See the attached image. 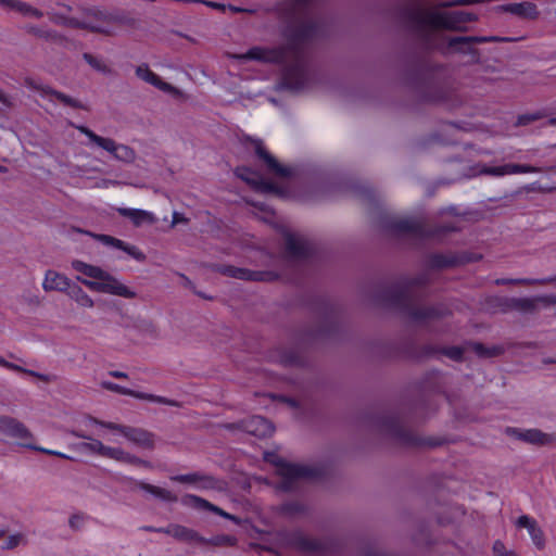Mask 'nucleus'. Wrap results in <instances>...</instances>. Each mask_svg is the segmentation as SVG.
Segmentation results:
<instances>
[{"label":"nucleus","instance_id":"nucleus-12","mask_svg":"<svg viewBox=\"0 0 556 556\" xmlns=\"http://www.w3.org/2000/svg\"><path fill=\"white\" fill-rule=\"evenodd\" d=\"M170 480L179 483H191L200 490H215L220 489L222 483L219 480L211 475L202 472H191L187 475H177L170 477Z\"/></svg>","mask_w":556,"mask_h":556},{"label":"nucleus","instance_id":"nucleus-48","mask_svg":"<svg viewBox=\"0 0 556 556\" xmlns=\"http://www.w3.org/2000/svg\"><path fill=\"white\" fill-rule=\"evenodd\" d=\"M20 445L24 446V447H27V448H30V450H34V451H38V452L48 454V455H53L54 456L56 454V451L48 450V448H45V447H41V446L34 445V444H31V442H21Z\"/></svg>","mask_w":556,"mask_h":556},{"label":"nucleus","instance_id":"nucleus-7","mask_svg":"<svg viewBox=\"0 0 556 556\" xmlns=\"http://www.w3.org/2000/svg\"><path fill=\"white\" fill-rule=\"evenodd\" d=\"M90 421L109 430L119 432L129 442L137 446L147 450H152L154 447L155 435L143 428L124 426L115 422L99 420L97 418H91Z\"/></svg>","mask_w":556,"mask_h":556},{"label":"nucleus","instance_id":"nucleus-6","mask_svg":"<svg viewBox=\"0 0 556 556\" xmlns=\"http://www.w3.org/2000/svg\"><path fill=\"white\" fill-rule=\"evenodd\" d=\"M75 128L89 139L88 146H96L110 153L116 161L131 164L135 162L136 151L127 144L118 143L109 137H101L84 125H77Z\"/></svg>","mask_w":556,"mask_h":556},{"label":"nucleus","instance_id":"nucleus-23","mask_svg":"<svg viewBox=\"0 0 556 556\" xmlns=\"http://www.w3.org/2000/svg\"><path fill=\"white\" fill-rule=\"evenodd\" d=\"M0 5L8 11L17 12L23 16L39 18L42 15L38 9L20 0H0Z\"/></svg>","mask_w":556,"mask_h":556},{"label":"nucleus","instance_id":"nucleus-63","mask_svg":"<svg viewBox=\"0 0 556 556\" xmlns=\"http://www.w3.org/2000/svg\"><path fill=\"white\" fill-rule=\"evenodd\" d=\"M367 556H384V555H380V554H377V553H369Z\"/></svg>","mask_w":556,"mask_h":556},{"label":"nucleus","instance_id":"nucleus-19","mask_svg":"<svg viewBox=\"0 0 556 556\" xmlns=\"http://www.w3.org/2000/svg\"><path fill=\"white\" fill-rule=\"evenodd\" d=\"M72 281L65 275L52 269H48L42 281V289L47 292H65L70 289Z\"/></svg>","mask_w":556,"mask_h":556},{"label":"nucleus","instance_id":"nucleus-54","mask_svg":"<svg viewBox=\"0 0 556 556\" xmlns=\"http://www.w3.org/2000/svg\"><path fill=\"white\" fill-rule=\"evenodd\" d=\"M540 118V115L539 114H534V115H530V114H523V117H522V121H523V125L532 122V121H535Z\"/></svg>","mask_w":556,"mask_h":556},{"label":"nucleus","instance_id":"nucleus-21","mask_svg":"<svg viewBox=\"0 0 556 556\" xmlns=\"http://www.w3.org/2000/svg\"><path fill=\"white\" fill-rule=\"evenodd\" d=\"M116 211L121 216L128 218L136 227L143 224H153L156 220L151 212L140 208L118 207Z\"/></svg>","mask_w":556,"mask_h":556},{"label":"nucleus","instance_id":"nucleus-11","mask_svg":"<svg viewBox=\"0 0 556 556\" xmlns=\"http://www.w3.org/2000/svg\"><path fill=\"white\" fill-rule=\"evenodd\" d=\"M24 85L31 90L38 91L41 97L54 98V99L59 100L60 102H62L64 105H67V106L74 108V109H83V110L85 109L84 104L80 101H78L63 92H60L55 89H52L51 87H49L47 85H42L33 78H29V77L25 78Z\"/></svg>","mask_w":556,"mask_h":556},{"label":"nucleus","instance_id":"nucleus-13","mask_svg":"<svg viewBox=\"0 0 556 556\" xmlns=\"http://www.w3.org/2000/svg\"><path fill=\"white\" fill-rule=\"evenodd\" d=\"M256 155L265 163L268 172L279 177H289L291 169L281 165L263 146V142L258 139L251 140Z\"/></svg>","mask_w":556,"mask_h":556},{"label":"nucleus","instance_id":"nucleus-52","mask_svg":"<svg viewBox=\"0 0 556 556\" xmlns=\"http://www.w3.org/2000/svg\"><path fill=\"white\" fill-rule=\"evenodd\" d=\"M109 375L113 378H117V379H126L128 378L127 374L124 372V371H119V370H111L109 372Z\"/></svg>","mask_w":556,"mask_h":556},{"label":"nucleus","instance_id":"nucleus-22","mask_svg":"<svg viewBox=\"0 0 556 556\" xmlns=\"http://www.w3.org/2000/svg\"><path fill=\"white\" fill-rule=\"evenodd\" d=\"M545 308H552L556 312V295L523 298V314Z\"/></svg>","mask_w":556,"mask_h":556},{"label":"nucleus","instance_id":"nucleus-3","mask_svg":"<svg viewBox=\"0 0 556 556\" xmlns=\"http://www.w3.org/2000/svg\"><path fill=\"white\" fill-rule=\"evenodd\" d=\"M72 267L76 271L92 279L89 280L77 277V280L91 291L111 294L127 300L136 299L138 295L131 287L125 285L119 278L99 266L87 264L80 260H74L72 262Z\"/></svg>","mask_w":556,"mask_h":556},{"label":"nucleus","instance_id":"nucleus-60","mask_svg":"<svg viewBox=\"0 0 556 556\" xmlns=\"http://www.w3.org/2000/svg\"><path fill=\"white\" fill-rule=\"evenodd\" d=\"M207 5L212 7V8H220L219 4L215 3V2H205Z\"/></svg>","mask_w":556,"mask_h":556},{"label":"nucleus","instance_id":"nucleus-50","mask_svg":"<svg viewBox=\"0 0 556 556\" xmlns=\"http://www.w3.org/2000/svg\"><path fill=\"white\" fill-rule=\"evenodd\" d=\"M188 219L180 213L174 212L173 214V225H177L180 223H187Z\"/></svg>","mask_w":556,"mask_h":556},{"label":"nucleus","instance_id":"nucleus-37","mask_svg":"<svg viewBox=\"0 0 556 556\" xmlns=\"http://www.w3.org/2000/svg\"><path fill=\"white\" fill-rule=\"evenodd\" d=\"M202 545H212V546H233L237 544V539L231 535H215L211 539H206L204 542H200Z\"/></svg>","mask_w":556,"mask_h":556},{"label":"nucleus","instance_id":"nucleus-61","mask_svg":"<svg viewBox=\"0 0 556 556\" xmlns=\"http://www.w3.org/2000/svg\"><path fill=\"white\" fill-rule=\"evenodd\" d=\"M549 125H556V117H553L548 121Z\"/></svg>","mask_w":556,"mask_h":556},{"label":"nucleus","instance_id":"nucleus-59","mask_svg":"<svg viewBox=\"0 0 556 556\" xmlns=\"http://www.w3.org/2000/svg\"><path fill=\"white\" fill-rule=\"evenodd\" d=\"M522 170H523V174H525V173H528V172H533L534 169L523 165Z\"/></svg>","mask_w":556,"mask_h":556},{"label":"nucleus","instance_id":"nucleus-20","mask_svg":"<svg viewBox=\"0 0 556 556\" xmlns=\"http://www.w3.org/2000/svg\"><path fill=\"white\" fill-rule=\"evenodd\" d=\"M182 503L187 504V505H192V506L198 507V508L207 509V510L213 511V513H215V514H217V515H219V516H222V517H224L226 519H229V520L233 521L237 525L240 523V519L237 516L230 515V514L226 513L222 508L213 505L212 503H210L206 500H204L202 497H199L197 495H191V494L186 495L182 498Z\"/></svg>","mask_w":556,"mask_h":556},{"label":"nucleus","instance_id":"nucleus-18","mask_svg":"<svg viewBox=\"0 0 556 556\" xmlns=\"http://www.w3.org/2000/svg\"><path fill=\"white\" fill-rule=\"evenodd\" d=\"M136 75L147 81L148 84L156 87L157 89L170 93L172 96L178 98L181 96V91L176 87L172 86L168 83H165L157 76L154 72H152L147 65H140L136 68Z\"/></svg>","mask_w":556,"mask_h":556},{"label":"nucleus","instance_id":"nucleus-16","mask_svg":"<svg viewBox=\"0 0 556 556\" xmlns=\"http://www.w3.org/2000/svg\"><path fill=\"white\" fill-rule=\"evenodd\" d=\"M386 431L405 445H419L420 439L410 430L406 429L399 419L390 418L386 425Z\"/></svg>","mask_w":556,"mask_h":556},{"label":"nucleus","instance_id":"nucleus-15","mask_svg":"<svg viewBox=\"0 0 556 556\" xmlns=\"http://www.w3.org/2000/svg\"><path fill=\"white\" fill-rule=\"evenodd\" d=\"M218 271L228 277L251 281H265L270 280L273 277L271 273L254 271L247 268L235 267L231 265H223L218 268Z\"/></svg>","mask_w":556,"mask_h":556},{"label":"nucleus","instance_id":"nucleus-10","mask_svg":"<svg viewBox=\"0 0 556 556\" xmlns=\"http://www.w3.org/2000/svg\"><path fill=\"white\" fill-rule=\"evenodd\" d=\"M0 434L21 442H31L34 437L27 427L20 420L0 415Z\"/></svg>","mask_w":556,"mask_h":556},{"label":"nucleus","instance_id":"nucleus-56","mask_svg":"<svg viewBox=\"0 0 556 556\" xmlns=\"http://www.w3.org/2000/svg\"><path fill=\"white\" fill-rule=\"evenodd\" d=\"M157 529L156 527H153V526H142L140 528V530H143V531H147V532H155L157 533Z\"/></svg>","mask_w":556,"mask_h":556},{"label":"nucleus","instance_id":"nucleus-32","mask_svg":"<svg viewBox=\"0 0 556 556\" xmlns=\"http://www.w3.org/2000/svg\"><path fill=\"white\" fill-rule=\"evenodd\" d=\"M174 538L178 541L188 543L194 542L198 544L205 541V538L201 536L197 531L190 528L180 525H174Z\"/></svg>","mask_w":556,"mask_h":556},{"label":"nucleus","instance_id":"nucleus-57","mask_svg":"<svg viewBox=\"0 0 556 556\" xmlns=\"http://www.w3.org/2000/svg\"><path fill=\"white\" fill-rule=\"evenodd\" d=\"M54 456H58V457H61V458L70 459V456H67V455H66V454H64V453L58 452V451H56V454H55Z\"/></svg>","mask_w":556,"mask_h":556},{"label":"nucleus","instance_id":"nucleus-64","mask_svg":"<svg viewBox=\"0 0 556 556\" xmlns=\"http://www.w3.org/2000/svg\"><path fill=\"white\" fill-rule=\"evenodd\" d=\"M5 170H7V168L0 165V172L4 173Z\"/></svg>","mask_w":556,"mask_h":556},{"label":"nucleus","instance_id":"nucleus-31","mask_svg":"<svg viewBox=\"0 0 556 556\" xmlns=\"http://www.w3.org/2000/svg\"><path fill=\"white\" fill-rule=\"evenodd\" d=\"M556 438L553 434L544 433L538 429H528L523 431V442L535 445H547L553 443Z\"/></svg>","mask_w":556,"mask_h":556},{"label":"nucleus","instance_id":"nucleus-43","mask_svg":"<svg viewBox=\"0 0 556 556\" xmlns=\"http://www.w3.org/2000/svg\"><path fill=\"white\" fill-rule=\"evenodd\" d=\"M23 541V535L21 533L12 534L10 535L4 545L2 546L3 549H13L15 548L21 542Z\"/></svg>","mask_w":556,"mask_h":556},{"label":"nucleus","instance_id":"nucleus-28","mask_svg":"<svg viewBox=\"0 0 556 556\" xmlns=\"http://www.w3.org/2000/svg\"><path fill=\"white\" fill-rule=\"evenodd\" d=\"M459 260L454 254H431L427 258V266L433 269L453 267L458 264Z\"/></svg>","mask_w":556,"mask_h":556},{"label":"nucleus","instance_id":"nucleus-24","mask_svg":"<svg viewBox=\"0 0 556 556\" xmlns=\"http://www.w3.org/2000/svg\"><path fill=\"white\" fill-rule=\"evenodd\" d=\"M450 49H457L458 47L469 46L470 43H481L486 41H514L520 37H450Z\"/></svg>","mask_w":556,"mask_h":556},{"label":"nucleus","instance_id":"nucleus-46","mask_svg":"<svg viewBox=\"0 0 556 556\" xmlns=\"http://www.w3.org/2000/svg\"><path fill=\"white\" fill-rule=\"evenodd\" d=\"M538 15V10L535 4L530 2H523V18L530 17L533 18Z\"/></svg>","mask_w":556,"mask_h":556},{"label":"nucleus","instance_id":"nucleus-47","mask_svg":"<svg viewBox=\"0 0 556 556\" xmlns=\"http://www.w3.org/2000/svg\"><path fill=\"white\" fill-rule=\"evenodd\" d=\"M498 9H501L504 12H509L511 14H515L517 16L521 15V3H510V4L502 5Z\"/></svg>","mask_w":556,"mask_h":556},{"label":"nucleus","instance_id":"nucleus-1","mask_svg":"<svg viewBox=\"0 0 556 556\" xmlns=\"http://www.w3.org/2000/svg\"><path fill=\"white\" fill-rule=\"evenodd\" d=\"M307 38L288 37V40L281 46L253 47L237 58L280 64L281 86L299 91L307 87L311 80L312 47Z\"/></svg>","mask_w":556,"mask_h":556},{"label":"nucleus","instance_id":"nucleus-8","mask_svg":"<svg viewBox=\"0 0 556 556\" xmlns=\"http://www.w3.org/2000/svg\"><path fill=\"white\" fill-rule=\"evenodd\" d=\"M283 238L286 252L290 258L301 261L312 254L313 244L304 236L286 230Z\"/></svg>","mask_w":556,"mask_h":556},{"label":"nucleus","instance_id":"nucleus-2","mask_svg":"<svg viewBox=\"0 0 556 556\" xmlns=\"http://www.w3.org/2000/svg\"><path fill=\"white\" fill-rule=\"evenodd\" d=\"M429 282L427 273L403 282L386 288L381 293V302L389 307L404 313L410 320L418 324H427L440 319L450 313L443 304L421 305L418 287Z\"/></svg>","mask_w":556,"mask_h":556},{"label":"nucleus","instance_id":"nucleus-26","mask_svg":"<svg viewBox=\"0 0 556 556\" xmlns=\"http://www.w3.org/2000/svg\"><path fill=\"white\" fill-rule=\"evenodd\" d=\"M104 457L114 459L117 462L126 463V464H131V465H142L146 467L150 466V464L148 462H146V460L124 451L123 448H119V447L109 446Z\"/></svg>","mask_w":556,"mask_h":556},{"label":"nucleus","instance_id":"nucleus-49","mask_svg":"<svg viewBox=\"0 0 556 556\" xmlns=\"http://www.w3.org/2000/svg\"><path fill=\"white\" fill-rule=\"evenodd\" d=\"M281 362L286 365H296L299 363V357L295 354H291L283 356Z\"/></svg>","mask_w":556,"mask_h":556},{"label":"nucleus","instance_id":"nucleus-38","mask_svg":"<svg viewBox=\"0 0 556 556\" xmlns=\"http://www.w3.org/2000/svg\"><path fill=\"white\" fill-rule=\"evenodd\" d=\"M136 399L144 400V401H149V402H155V403L168 405V406H175V407L179 406V403L175 400H170V399L160 396V395L143 393V392H138L136 394Z\"/></svg>","mask_w":556,"mask_h":556},{"label":"nucleus","instance_id":"nucleus-30","mask_svg":"<svg viewBox=\"0 0 556 556\" xmlns=\"http://www.w3.org/2000/svg\"><path fill=\"white\" fill-rule=\"evenodd\" d=\"M523 529H527L533 544L536 548L542 549L545 546V538L543 531L538 527L536 521L523 516Z\"/></svg>","mask_w":556,"mask_h":556},{"label":"nucleus","instance_id":"nucleus-17","mask_svg":"<svg viewBox=\"0 0 556 556\" xmlns=\"http://www.w3.org/2000/svg\"><path fill=\"white\" fill-rule=\"evenodd\" d=\"M288 543L298 551L305 553H323L326 551L324 542L308 538L299 531L289 535Z\"/></svg>","mask_w":556,"mask_h":556},{"label":"nucleus","instance_id":"nucleus-53","mask_svg":"<svg viewBox=\"0 0 556 556\" xmlns=\"http://www.w3.org/2000/svg\"><path fill=\"white\" fill-rule=\"evenodd\" d=\"M0 102L4 104L5 106H11L12 102L9 96H7L4 92L0 90Z\"/></svg>","mask_w":556,"mask_h":556},{"label":"nucleus","instance_id":"nucleus-45","mask_svg":"<svg viewBox=\"0 0 556 556\" xmlns=\"http://www.w3.org/2000/svg\"><path fill=\"white\" fill-rule=\"evenodd\" d=\"M444 354L454 361H459V359H462V356H463V349H460L458 346H452V348L446 349L444 351Z\"/></svg>","mask_w":556,"mask_h":556},{"label":"nucleus","instance_id":"nucleus-55","mask_svg":"<svg viewBox=\"0 0 556 556\" xmlns=\"http://www.w3.org/2000/svg\"><path fill=\"white\" fill-rule=\"evenodd\" d=\"M539 282H541V283H551L554 287H556V275L543 278V279L539 280Z\"/></svg>","mask_w":556,"mask_h":556},{"label":"nucleus","instance_id":"nucleus-62","mask_svg":"<svg viewBox=\"0 0 556 556\" xmlns=\"http://www.w3.org/2000/svg\"><path fill=\"white\" fill-rule=\"evenodd\" d=\"M535 281L534 280H528V279H523L522 280V283L526 285V283H534Z\"/></svg>","mask_w":556,"mask_h":556},{"label":"nucleus","instance_id":"nucleus-42","mask_svg":"<svg viewBox=\"0 0 556 556\" xmlns=\"http://www.w3.org/2000/svg\"><path fill=\"white\" fill-rule=\"evenodd\" d=\"M281 511L294 516L304 511V505L299 502H289L282 505Z\"/></svg>","mask_w":556,"mask_h":556},{"label":"nucleus","instance_id":"nucleus-58","mask_svg":"<svg viewBox=\"0 0 556 556\" xmlns=\"http://www.w3.org/2000/svg\"><path fill=\"white\" fill-rule=\"evenodd\" d=\"M515 525L517 528H521V516L515 519Z\"/></svg>","mask_w":556,"mask_h":556},{"label":"nucleus","instance_id":"nucleus-5","mask_svg":"<svg viewBox=\"0 0 556 556\" xmlns=\"http://www.w3.org/2000/svg\"><path fill=\"white\" fill-rule=\"evenodd\" d=\"M271 462L275 464L277 475L280 477L277 488L281 491H293L299 486V482L302 479L315 478L319 475L318 469L315 467L290 464L279 457Z\"/></svg>","mask_w":556,"mask_h":556},{"label":"nucleus","instance_id":"nucleus-4","mask_svg":"<svg viewBox=\"0 0 556 556\" xmlns=\"http://www.w3.org/2000/svg\"><path fill=\"white\" fill-rule=\"evenodd\" d=\"M391 230L399 236H412L416 238H437L456 228L450 224L431 227L424 218H401L390 224Z\"/></svg>","mask_w":556,"mask_h":556},{"label":"nucleus","instance_id":"nucleus-25","mask_svg":"<svg viewBox=\"0 0 556 556\" xmlns=\"http://www.w3.org/2000/svg\"><path fill=\"white\" fill-rule=\"evenodd\" d=\"M136 486L163 502L175 503L178 501L177 495L167 489H163L143 481H136Z\"/></svg>","mask_w":556,"mask_h":556},{"label":"nucleus","instance_id":"nucleus-39","mask_svg":"<svg viewBox=\"0 0 556 556\" xmlns=\"http://www.w3.org/2000/svg\"><path fill=\"white\" fill-rule=\"evenodd\" d=\"M89 519V516L85 513H75L73 515H71V517L68 518V527L73 530V531H80L81 529L85 528L87 521Z\"/></svg>","mask_w":556,"mask_h":556},{"label":"nucleus","instance_id":"nucleus-9","mask_svg":"<svg viewBox=\"0 0 556 556\" xmlns=\"http://www.w3.org/2000/svg\"><path fill=\"white\" fill-rule=\"evenodd\" d=\"M235 174L258 192L279 193V188L276 184L266 179L260 172L241 166L236 168Z\"/></svg>","mask_w":556,"mask_h":556},{"label":"nucleus","instance_id":"nucleus-34","mask_svg":"<svg viewBox=\"0 0 556 556\" xmlns=\"http://www.w3.org/2000/svg\"><path fill=\"white\" fill-rule=\"evenodd\" d=\"M0 366L4 367L7 369H10V370L16 371V372H23V374L29 375L31 377H36L45 382L51 381L50 376L34 371L30 369L23 368L16 364L5 361L1 356H0Z\"/></svg>","mask_w":556,"mask_h":556},{"label":"nucleus","instance_id":"nucleus-36","mask_svg":"<svg viewBox=\"0 0 556 556\" xmlns=\"http://www.w3.org/2000/svg\"><path fill=\"white\" fill-rule=\"evenodd\" d=\"M76 435L81 439L90 440V442L83 444V448H85L91 453H94L99 456H102V457L105 456L106 450L109 447L108 445H104L101 441L91 439L83 433H76Z\"/></svg>","mask_w":556,"mask_h":556},{"label":"nucleus","instance_id":"nucleus-29","mask_svg":"<svg viewBox=\"0 0 556 556\" xmlns=\"http://www.w3.org/2000/svg\"><path fill=\"white\" fill-rule=\"evenodd\" d=\"M66 294L84 308H92L94 306V301L92 298L76 283L72 282L70 289L66 291Z\"/></svg>","mask_w":556,"mask_h":556},{"label":"nucleus","instance_id":"nucleus-35","mask_svg":"<svg viewBox=\"0 0 556 556\" xmlns=\"http://www.w3.org/2000/svg\"><path fill=\"white\" fill-rule=\"evenodd\" d=\"M83 59L97 72L104 75H111L113 70L109 66L103 59L92 55L91 53H84Z\"/></svg>","mask_w":556,"mask_h":556},{"label":"nucleus","instance_id":"nucleus-27","mask_svg":"<svg viewBox=\"0 0 556 556\" xmlns=\"http://www.w3.org/2000/svg\"><path fill=\"white\" fill-rule=\"evenodd\" d=\"M245 430L256 437H267L273 433L274 428L267 419L261 416H253L247 422Z\"/></svg>","mask_w":556,"mask_h":556},{"label":"nucleus","instance_id":"nucleus-51","mask_svg":"<svg viewBox=\"0 0 556 556\" xmlns=\"http://www.w3.org/2000/svg\"><path fill=\"white\" fill-rule=\"evenodd\" d=\"M174 525H169L168 527H161L157 529V533H164L172 535L174 538Z\"/></svg>","mask_w":556,"mask_h":556},{"label":"nucleus","instance_id":"nucleus-14","mask_svg":"<svg viewBox=\"0 0 556 556\" xmlns=\"http://www.w3.org/2000/svg\"><path fill=\"white\" fill-rule=\"evenodd\" d=\"M92 237L106 247H112L114 249H118L127 253L130 257L138 262H143L146 260V255L142 251H140L136 245L128 244L125 241L117 239L115 237L102 233H94Z\"/></svg>","mask_w":556,"mask_h":556},{"label":"nucleus","instance_id":"nucleus-33","mask_svg":"<svg viewBox=\"0 0 556 556\" xmlns=\"http://www.w3.org/2000/svg\"><path fill=\"white\" fill-rule=\"evenodd\" d=\"M521 172V165H501V166H484L480 170L481 174L491 176H504L508 174H516Z\"/></svg>","mask_w":556,"mask_h":556},{"label":"nucleus","instance_id":"nucleus-40","mask_svg":"<svg viewBox=\"0 0 556 556\" xmlns=\"http://www.w3.org/2000/svg\"><path fill=\"white\" fill-rule=\"evenodd\" d=\"M101 387L105 390H109V391H112V392H115V393H118V394H123V395H129V396H132V397H136V394L138 393V391H134V390H130V389H127V388H124V387H121L114 382H111V381H103L101 382Z\"/></svg>","mask_w":556,"mask_h":556},{"label":"nucleus","instance_id":"nucleus-44","mask_svg":"<svg viewBox=\"0 0 556 556\" xmlns=\"http://www.w3.org/2000/svg\"><path fill=\"white\" fill-rule=\"evenodd\" d=\"M493 552H494L495 556H517L513 552H506L504 544L500 541H496L493 544Z\"/></svg>","mask_w":556,"mask_h":556},{"label":"nucleus","instance_id":"nucleus-41","mask_svg":"<svg viewBox=\"0 0 556 556\" xmlns=\"http://www.w3.org/2000/svg\"><path fill=\"white\" fill-rule=\"evenodd\" d=\"M475 353L480 357H492L501 353V348L493 346L486 348L481 343H475L472 345Z\"/></svg>","mask_w":556,"mask_h":556}]
</instances>
